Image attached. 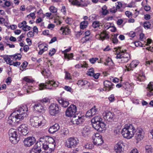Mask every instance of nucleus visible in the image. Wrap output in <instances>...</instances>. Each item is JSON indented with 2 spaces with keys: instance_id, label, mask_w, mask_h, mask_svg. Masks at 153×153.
Instances as JSON below:
<instances>
[{
  "instance_id": "de8ad7c7",
  "label": "nucleus",
  "mask_w": 153,
  "mask_h": 153,
  "mask_svg": "<svg viewBox=\"0 0 153 153\" xmlns=\"http://www.w3.org/2000/svg\"><path fill=\"white\" fill-rule=\"evenodd\" d=\"M94 74V70L93 68H91L89 69L87 73L88 75L91 76H93Z\"/></svg>"
},
{
  "instance_id": "a878e982",
  "label": "nucleus",
  "mask_w": 153,
  "mask_h": 153,
  "mask_svg": "<svg viewBox=\"0 0 153 153\" xmlns=\"http://www.w3.org/2000/svg\"><path fill=\"white\" fill-rule=\"evenodd\" d=\"M71 49V48H69L68 49L65 50L64 51L65 58V59H67L68 61L72 59L73 57V53H71L70 54L67 53V52H69Z\"/></svg>"
},
{
  "instance_id": "c9c22d12",
  "label": "nucleus",
  "mask_w": 153,
  "mask_h": 153,
  "mask_svg": "<svg viewBox=\"0 0 153 153\" xmlns=\"http://www.w3.org/2000/svg\"><path fill=\"white\" fill-rule=\"evenodd\" d=\"M40 50L39 52V54L40 55L42 54L45 51L47 50V47L46 46H44V45L43 44H40L39 46Z\"/></svg>"
},
{
  "instance_id": "4468645a",
  "label": "nucleus",
  "mask_w": 153,
  "mask_h": 153,
  "mask_svg": "<svg viewBox=\"0 0 153 153\" xmlns=\"http://www.w3.org/2000/svg\"><path fill=\"white\" fill-rule=\"evenodd\" d=\"M36 140L33 137H28L25 138L23 143L24 145L26 147H30L36 143Z\"/></svg>"
},
{
  "instance_id": "49530a36",
  "label": "nucleus",
  "mask_w": 153,
  "mask_h": 153,
  "mask_svg": "<svg viewBox=\"0 0 153 153\" xmlns=\"http://www.w3.org/2000/svg\"><path fill=\"white\" fill-rule=\"evenodd\" d=\"M107 7L105 6L103 7L102 8V14L103 15H106L108 13V11L107 10H106Z\"/></svg>"
},
{
  "instance_id": "603ef678",
  "label": "nucleus",
  "mask_w": 153,
  "mask_h": 153,
  "mask_svg": "<svg viewBox=\"0 0 153 153\" xmlns=\"http://www.w3.org/2000/svg\"><path fill=\"white\" fill-rule=\"evenodd\" d=\"M27 22L25 21H23L22 22L19 23L18 24V27L20 28H23V27H24V26L25 25H27Z\"/></svg>"
},
{
  "instance_id": "dca6fc26",
  "label": "nucleus",
  "mask_w": 153,
  "mask_h": 153,
  "mask_svg": "<svg viewBox=\"0 0 153 153\" xmlns=\"http://www.w3.org/2000/svg\"><path fill=\"white\" fill-rule=\"evenodd\" d=\"M41 142L39 140L36 143L34 147L30 151L29 153H41Z\"/></svg>"
},
{
  "instance_id": "e2e57ef3",
  "label": "nucleus",
  "mask_w": 153,
  "mask_h": 153,
  "mask_svg": "<svg viewBox=\"0 0 153 153\" xmlns=\"http://www.w3.org/2000/svg\"><path fill=\"white\" fill-rule=\"evenodd\" d=\"M136 47H138L139 46H142V44L141 42L139 41H136L134 42V43Z\"/></svg>"
},
{
  "instance_id": "cd10ccee",
  "label": "nucleus",
  "mask_w": 153,
  "mask_h": 153,
  "mask_svg": "<svg viewBox=\"0 0 153 153\" xmlns=\"http://www.w3.org/2000/svg\"><path fill=\"white\" fill-rule=\"evenodd\" d=\"M59 128V124L56 123L50 127L49 129V131L51 133H54L55 132L57 131Z\"/></svg>"
},
{
  "instance_id": "2eb2a0df",
  "label": "nucleus",
  "mask_w": 153,
  "mask_h": 153,
  "mask_svg": "<svg viewBox=\"0 0 153 153\" xmlns=\"http://www.w3.org/2000/svg\"><path fill=\"white\" fill-rule=\"evenodd\" d=\"M102 115L105 119L109 122H111L114 120V114L110 111H104Z\"/></svg>"
},
{
  "instance_id": "864d4df0",
  "label": "nucleus",
  "mask_w": 153,
  "mask_h": 153,
  "mask_svg": "<svg viewBox=\"0 0 153 153\" xmlns=\"http://www.w3.org/2000/svg\"><path fill=\"white\" fill-rule=\"evenodd\" d=\"M65 79H71V76L70 74L67 71H65Z\"/></svg>"
},
{
  "instance_id": "7c9ffc66",
  "label": "nucleus",
  "mask_w": 153,
  "mask_h": 153,
  "mask_svg": "<svg viewBox=\"0 0 153 153\" xmlns=\"http://www.w3.org/2000/svg\"><path fill=\"white\" fill-rule=\"evenodd\" d=\"M90 132V129L89 127L86 126L84 127L82 131V135L84 137L87 136Z\"/></svg>"
},
{
  "instance_id": "9d476101",
  "label": "nucleus",
  "mask_w": 153,
  "mask_h": 153,
  "mask_svg": "<svg viewBox=\"0 0 153 153\" xmlns=\"http://www.w3.org/2000/svg\"><path fill=\"white\" fill-rule=\"evenodd\" d=\"M79 143L77 138L74 137H70L66 141L65 146L68 148H74Z\"/></svg>"
},
{
  "instance_id": "6ab92c4d",
  "label": "nucleus",
  "mask_w": 153,
  "mask_h": 153,
  "mask_svg": "<svg viewBox=\"0 0 153 153\" xmlns=\"http://www.w3.org/2000/svg\"><path fill=\"white\" fill-rule=\"evenodd\" d=\"M93 127L97 131L102 132L103 130V128L105 127V125L104 123H93Z\"/></svg>"
},
{
  "instance_id": "bf43d9fd",
  "label": "nucleus",
  "mask_w": 153,
  "mask_h": 153,
  "mask_svg": "<svg viewBox=\"0 0 153 153\" xmlns=\"http://www.w3.org/2000/svg\"><path fill=\"white\" fill-rule=\"evenodd\" d=\"M31 29V27L29 26L26 25H25L22 29L25 31L30 30Z\"/></svg>"
},
{
  "instance_id": "774afa93",
  "label": "nucleus",
  "mask_w": 153,
  "mask_h": 153,
  "mask_svg": "<svg viewBox=\"0 0 153 153\" xmlns=\"http://www.w3.org/2000/svg\"><path fill=\"white\" fill-rule=\"evenodd\" d=\"M125 14L129 18L132 15V13L131 12L128 11H126L125 12Z\"/></svg>"
},
{
  "instance_id": "5701e85b",
  "label": "nucleus",
  "mask_w": 153,
  "mask_h": 153,
  "mask_svg": "<svg viewBox=\"0 0 153 153\" xmlns=\"http://www.w3.org/2000/svg\"><path fill=\"white\" fill-rule=\"evenodd\" d=\"M97 111V109L96 108L95 106H94L93 107L87 111L85 116L86 117H91L96 114Z\"/></svg>"
},
{
  "instance_id": "423d86ee",
  "label": "nucleus",
  "mask_w": 153,
  "mask_h": 153,
  "mask_svg": "<svg viewBox=\"0 0 153 153\" xmlns=\"http://www.w3.org/2000/svg\"><path fill=\"white\" fill-rule=\"evenodd\" d=\"M59 82H54V81H46L45 83H41L39 85V89L42 90L44 89H53V87H57L58 86Z\"/></svg>"
},
{
  "instance_id": "c756f323",
  "label": "nucleus",
  "mask_w": 153,
  "mask_h": 153,
  "mask_svg": "<svg viewBox=\"0 0 153 153\" xmlns=\"http://www.w3.org/2000/svg\"><path fill=\"white\" fill-rule=\"evenodd\" d=\"M77 84L80 87L86 85L87 86H89L90 85L89 82L87 80H78L77 82Z\"/></svg>"
},
{
  "instance_id": "0eeeda50",
  "label": "nucleus",
  "mask_w": 153,
  "mask_h": 153,
  "mask_svg": "<svg viewBox=\"0 0 153 153\" xmlns=\"http://www.w3.org/2000/svg\"><path fill=\"white\" fill-rule=\"evenodd\" d=\"M54 140L52 138H49L48 137H41L39 139V141L41 142V148H43L45 150H48L49 146H51L52 143H50L49 142L50 141Z\"/></svg>"
},
{
  "instance_id": "a211bd4d",
  "label": "nucleus",
  "mask_w": 153,
  "mask_h": 153,
  "mask_svg": "<svg viewBox=\"0 0 153 153\" xmlns=\"http://www.w3.org/2000/svg\"><path fill=\"white\" fill-rule=\"evenodd\" d=\"M18 130L23 135H26L28 133V126L25 124H22L18 128Z\"/></svg>"
},
{
  "instance_id": "f3484780",
  "label": "nucleus",
  "mask_w": 153,
  "mask_h": 153,
  "mask_svg": "<svg viewBox=\"0 0 153 153\" xmlns=\"http://www.w3.org/2000/svg\"><path fill=\"white\" fill-rule=\"evenodd\" d=\"M123 142L120 141L118 142L114 146V150L115 153H122L123 152Z\"/></svg>"
},
{
  "instance_id": "a19ab883",
  "label": "nucleus",
  "mask_w": 153,
  "mask_h": 153,
  "mask_svg": "<svg viewBox=\"0 0 153 153\" xmlns=\"http://www.w3.org/2000/svg\"><path fill=\"white\" fill-rule=\"evenodd\" d=\"M128 87L125 88V90L124 91L125 92H126L128 95L130 94L132 91V89L131 86L129 85L128 86Z\"/></svg>"
},
{
  "instance_id": "e433bc0d",
  "label": "nucleus",
  "mask_w": 153,
  "mask_h": 153,
  "mask_svg": "<svg viewBox=\"0 0 153 153\" xmlns=\"http://www.w3.org/2000/svg\"><path fill=\"white\" fill-rule=\"evenodd\" d=\"M53 141L51 146H49L48 150H47L45 153H51L52 151H53L55 149V142H54V141Z\"/></svg>"
},
{
  "instance_id": "72a5a7b5",
  "label": "nucleus",
  "mask_w": 153,
  "mask_h": 153,
  "mask_svg": "<svg viewBox=\"0 0 153 153\" xmlns=\"http://www.w3.org/2000/svg\"><path fill=\"white\" fill-rule=\"evenodd\" d=\"M60 30L62 31L63 35H67L70 33V30L67 27H62L61 28Z\"/></svg>"
},
{
  "instance_id": "f257e3e1",
  "label": "nucleus",
  "mask_w": 153,
  "mask_h": 153,
  "mask_svg": "<svg viewBox=\"0 0 153 153\" xmlns=\"http://www.w3.org/2000/svg\"><path fill=\"white\" fill-rule=\"evenodd\" d=\"M28 110V108L26 105L15 110L9 116L7 120L8 123L14 125L16 122H18L17 120L23 119L24 117L26 116Z\"/></svg>"
},
{
  "instance_id": "ea45409f",
  "label": "nucleus",
  "mask_w": 153,
  "mask_h": 153,
  "mask_svg": "<svg viewBox=\"0 0 153 153\" xmlns=\"http://www.w3.org/2000/svg\"><path fill=\"white\" fill-rule=\"evenodd\" d=\"M139 63V62L137 60H134L133 61L130 65V67L131 68H135Z\"/></svg>"
},
{
  "instance_id": "6e6d98bb",
  "label": "nucleus",
  "mask_w": 153,
  "mask_h": 153,
  "mask_svg": "<svg viewBox=\"0 0 153 153\" xmlns=\"http://www.w3.org/2000/svg\"><path fill=\"white\" fill-rule=\"evenodd\" d=\"M144 27L145 28L148 29L150 27L151 24L149 22H145L144 23Z\"/></svg>"
},
{
  "instance_id": "5fc2aeb1",
  "label": "nucleus",
  "mask_w": 153,
  "mask_h": 153,
  "mask_svg": "<svg viewBox=\"0 0 153 153\" xmlns=\"http://www.w3.org/2000/svg\"><path fill=\"white\" fill-rule=\"evenodd\" d=\"M49 100L48 98H45L40 100V102L41 103H46L49 102Z\"/></svg>"
},
{
  "instance_id": "680f3d73",
  "label": "nucleus",
  "mask_w": 153,
  "mask_h": 153,
  "mask_svg": "<svg viewBox=\"0 0 153 153\" xmlns=\"http://www.w3.org/2000/svg\"><path fill=\"white\" fill-rule=\"evenodd\" d=\"M108 99L110 102H112L114 100V95L111 94L108 97Z\"/></svg>"
},
{
  "instance_id": "a18cd8bd",
  "label": "nucleus",
  "mask_w": 153,
  "mask_h": 153,
  "mask_svg": "<svg viewBox=\"0 0 153 153\" xmlns=\"http://www.w3.org/2000/svg\"><path fill=\"white\" fill-rule=\"evenodd\" d=\"M27 64L28 63L27 62H24L20 66V70L23 71V70L26 67Z\"/></svg>"
},
{
  "instance_id": "4c0bfd02",
  "label": "nucleus",
  "mask_w": 153,
  "mask_h": 153,
  "mask_svg": "<svg viewBox=\"0 0 153 153\" xmlns=\"http://www.w3.org/2000/svg\"><path fill=\"white\" fill-rule=\"evenodd\" d=\"M4 60L7 63L9 64L10 65H12V63L13 61L11 60L10 59L8 56L7 55H4L2 56Z\"/></svg>"
},
{
  "instance_id": "aec40b11",
  "label": "nucleus",
  "mask_w": 153,
  "mask_h": 153,
  "mask_svg": "<svg viewBox=\"0 0 153 153\" xmlns=\"http://www.w3.org/2000/svg\"><path fill=\"white\" fill-rule=\"evenodd\" d=\"M33 108L35 110L39 112H43L45 110V107H44L42 104L41 103L35 104L33 106Z\"/></svg>"
},
{
  "instance_id": "20e7f679",
  "label": "nucleus",
  "mask_w": 153,
  "mask_h": 153,
  "mask_svg": "<svg viewBox=\"0 0 153 153\" xmlns=\"http://www.w3.org/2000/svg\"><path fill=\"white\" fill-rule=\"evenodd\" d=\"M45 122V120L42 117L34 116L30 118V125L32 127L38 128L44 126Z\"/></svg>"
},
{
  "instance_id": "2f4dec72",
  "label": "nucleus",
  "mask_w": 153,
  "mask_h": 153,
  "mask_svg": "<svg viewBox=\"0 0 153 153\" xmlns=\"http://www.w3.org/2000/svg\"><path fill=\"white\" fill-rule=\"evenodd\" d=\"M116 7H114L113 8L110 9V11L112 13H115L117 10V9H119L122 6V4L121 2H117V3L116 4Z\"/></svg>"
},
{
  "instance_id": "9b49d317",
  "label": "nucleus",
  "mask_w": 153,
  "mask_h": 153,
  "mask_svg": "<svg viewBox=\"0 0 153 153\" xmlns=\"http://www.w3.org/2000/svg\"><path fill=\"white\" fill-rule=\"evenodd\" d=\"M135 138L137 142L140 141L143 139L145 133L143 129L138 128L136 130H135Z\"/></svg>"
},
{
  "instance_id": "c03bdc74",
  "label": "nucleus",
  "mask_w": 153,
  "mask_h": 153,
  "mask_svg": "<svg viewBox=\"0 0 153 153\" xmlns=\"http://www.w3.org/2000/svg\"><path fill=\"white\" fill-rule=\"evenodd\" d=\"M100 25V23L98 21L94 22L92 24V27L94 28H96L99 27Z\"/></svg>"
},
{
  "instance_id": "69168bd1",
  "label": "nucleus",
  "mask_w": 153,
  "mask_h": 153,
  "mask_svg": "<svg viewBox=\"0 0 153 153\" xmlns=\"http://www.w3.org/2000/svg\"><path fill=\"white\" fill-rule=\"evenodd\" d=\"M27 35L29 37H33L34 36L33 32L32 31H30L27 33Z\"/></svg>"
},
{
  "instance_id": "8fccbe9b",
  "label": "nucleus",
  "mask_w": 153,
  "mask_h": 153,
  "mask_svg": "<svg viewBox=\"0 0 153 153\" xmlns=\"http://www.w3.org/2000/svg\"><path fill=\"white\" fill-rule=\"evenodd\" d=\"M49 10L51 12L53 13H55L57 11V8L53 6H51L49 8Z\"/></svg>"
},
{
  "instance_id": "58836bf2",
  "label": "nucleus",
  "mask_w": 153,
  "mask_h": 153,
  "mask_svg": "<svg viewBox=\"0 0 153 153\" xmlns=\"http://www.w3.org/2000/svg\"><path fill=\"white\" fill-rule=\"evenodd\" d=\"M88 25V22L86 21H84L81 22L80 27L81 29H84L87 27Z\"/></svg>"
},
{
  "instance_id": "ddd939ff",
  "label": "nucleus",
  "mask_w": 153,
  "mask_h": 153,
  "mask_svg": "<svg viewBox=\"0 0 153 153\" xmlns=\"http://www.w3.org/2000/svg\"><path fill=\"white\" fill-rule=\"evenodd\" d=\"M94 144L97 145H101L103 142L102 136L99 133H96L92 137Z\"/></svg>"
},
{
  "instance_id": "09e8293b",
  "label": "nucleus",
  "mask_w": 153,
  "mask_h": 153,
  "mask_svg": "<svg viewBox=\"0 0 153 153\" xmlns=\"http://www.w3.org/2000/svg\"><path fill=\"white\" fill-rule=\"evenodd\" d=\"M84 147L87 149H90L93 148V146L91 143H88L84 146Z\"/></svg>"
},
{
  "instance_id": "13d9d810",
  "label": "nucleus",
  "mask_w": 153,
  "mask_h": 153,
  "mask_svg": "<svg viewBox=\"0 0 153 153\" xmlns=\"http://www.w3.org/2000/svg\"><path fill=\"white\" fill-rule=\"evenodd\" d=\"M89 39L88 37H87L85 36L82 39L81 41L82 43H84L86 42L87 41H88L89 40Z\"/></svg>"
},
{
  "instance_id": "39448f33",
  "label": "nucleus",
  "mask_w": 153,
  "mask_h": 153,
  "mask_svg": "<svg viewBox=\"0 0 153 153\" xmlns=\"http://www.w3.org/2000/svg\"><path fill=\"white\" fill-rule=\"evenodd\" d=\"M8 135L10 141L13 144L17 143L20 140L17 131L14 129L12 128L9 130Z\"/></svg>"
},
{
  "instance_id": "6e6552de",
  "label": "nucleus",
  "mask_w": 153,
  "mask_h": 153,
  "mask_svg": "<svg viewBox=\"0 0 153 153\" xmlns=\"http://www.w3.org/2000/svg\"><path fill=\"white\" fill-rule=\"evenodd\" d=\"M49 112L52 116H55L58 114L61 110L60 107L56 103H52L49 106Z\"/></svg>"
},
{
  "instance_id": "3c124183",
  "label": "nucleus",
  "mask_w": 153,
  "mask_h": 153,
  "mask_svg": "<svg viewBox=\"0 0 153 153\" xmlns=\"http://www.w3.org/2000/svg\"><path fill=\"white\" fill-rule=\"evenodd\" d=\"M13 56V59L16 60L17 59H20L21 58V55L20 54H17L12 56Z\"/></svg>"
},
{
  "instance_id": "f704fd0d",
  "label": "nucleus",
  "mask_w": 153,
  "mask_h": 153,
  "mask_svg": "<svg viewBox=\"0 0 153 153\" xmlns=\"http://www.w3.org/2000/svg\"><path fill=\"white\" fill-rule=\"evenodd\" d=\"M104 64L105 65L113 66L114 65V63L111 59L108 57L105 59V62L104 63Z\"/></svg>"
},
{
  "instance_id": "b1692460",
  "label": "nucleus",
  "mask_w": 153,
  "mask_h": 153,
  "mask_svg": "<svg viewBox=\"0 0 153 153\" xmlns=\"http://www.w3.org/2000/svg\"><path fill=\"white\" fill-rule=\"evenodd\" d=\"M99 39L103 41L104 40L107 39L109 37V36L105 31H103L101 32L99 36Z\"/></svg>"
},
{
  "instance_id": "473e14b6",
  "label": "nucleus",
  "mask_w": 153,
  "mask_h": 153,
  "mask_svg": "<svg viewBox=\"0 0 153 153\" xmlns=\"http://www.w3.org/2000/svg\"><path fill=\"white\" fill-rule=\"evenodd\" d=\"M102 119L100 116H96L91 120V122L93 123H102Z\"/></svg>"
},
{
  "instance_id": "f8f14e48",
  "label": "nucleus",
  "mask_w": 153,
  "mask_h": 153,
  "mask_svg": "<svg viewBox=\"0 0 153 153\" xmlns=\"http://www.w3.org/2000/svg\"><path fill=\"white\" fill-rule=\"evenodd\" d=\"M84 116L82 115H80L77 117L76 116H74L71 120V122L74 124L79 125L84 122Z\"/></svg>"
},
{
  "instance_id": "4d7b16f0",
  "label": "nucleus",
  "mask_w": 153,
  "mask_h": 153,
  "mask_svg": "<svg viewBox=\"0 0 153 153\" xmlns=\"http://www.w3.org/2000/svg\"><path fill=\"white\" fill-rule=\"evenodd\" d=\"M98 59L97 58H92L90 59L89 60L90 62L92 64H94L95 62L98 60Z\"/></svg>"
},
{
  "instance_id": "79ce46f5",
  "label": "nucleus",
  "mask_w": 153,
  "mask_h": 153,
  "mask_svg": "<svg viewBox=\"0 0 153 153\" xmlns=\"http://www.w3.org/2000/svg\"><path fill=\"white\" fill-rule=\"evenodd\" d=\"M145 149L146 150L145 153H152V149L151 146H146L145 147Z\"/></svg>"
},
{
  "instance_id": "37998d69",
  "label": "nucleus",
  "mask_w": 153,
  "mask_h": 153,
  "mask_svg": "<svg viewBox=\"0 0 153 153\" xmlns=\"http://www.w3.org/2000/svg\"><path fill=\"white\" fill-rule=\"evenodd\" d=\"M69 133L68 129L67 128H64L61 131L60 133L62 135H65L68 134Z\"/></svg>"
},
{
  "instance_id": "393cba45",
  "label": "nucleus",
  "mask_w": 153,
  "mask_h": 153,
  "mask_svg": "<svg viewBox=\"0 0 153 153\" xmlns=\"http://www.w3.org/2000/svg\"><path fill=\"white\" fill-rule=\"evenodd\" d=\"M145 79L144 73L143 72H140L137 76L136 77L135 79L138 82L137 83H139L141 82L144 81Z\"/></svg>"
},
{
  "instance_id": "c85d7f7f",
  "label": "nucleus",
  "mask_w": 153,
  "mask_h": 153,
  "mask_svg": "<svg viewBox=\"0 0 153 153\" xmlns=\"http://www.w3.org/2000/svg\"><path fill=\"white\" fill-rule=\"evenodd\" d=\"M58 101L62 107L64 108L67 107L69 104V101L67 100L61 98L58 100Z\"/></svg>"
},
{
  "instance_id": "bb28decb",
  "label": "nucleus",
  "mask_w": 153,
  "mask_h": 153,
  "mask_svg": "<svg viewBox=\"0 0 153 153\" xmlns=\"http://www.w3.org/2000/svg\"><path fill=\"white\" fill-rule=\"evenodd\" d=\"M147 88L148 92L147 95L149 97L153 95V82H150L148 85Z\"/></svg>"
},
{
  "instance_id": "1a4fd4ad",
  "label": "nucleus",
  "mask_w": 153,
  "mask_h": 153,
  "mask_svg": "<svg viewBox=\"0 0 153 153\" xmlns=\"http://www.w3.org/2000/svg\"><path fill=\"white\" fill-rule=\"evenodd\" d=\"M77 108L76 106L74 105H71L65 111L66 116L71 117H74Z\"/></svg>"
},
{
  "instance_id": "f03ea898",
  "label": "nucleus",
  "mask_w": 153,
  "mask_h": 153,
  "mask_svg": "<svg viewBox=\"0 0 153 153\" xmlns=\"http://www.w3.org/2000/svg\"><path fill=\"white\" fill-rule=\"evenodd\" d=\"M121 132L124 138L130 139L133 136L135 132V129L132 124H129V125H126Z\"/></svg>"
},
{
  "instance_id": "052dcab7",
  "label": "nucleus",
  "mask_w": 153,
  "mask_h": 153,
  "mask_svg": "<svg viewBox=\"0 0 153 153\" xmlns=\"http://www.w3.org/2000/svg\"><path fill=\"white\" fill-rule=\"evenodd\" d=\"M56 52V50L54 48H53L51 50H50L49 54L51 56L55 53Z\"/></svg>"
},
{
  "instance_id": "412c9836",
  "label": "nucleus",
  "mask_w": 153,
  "mask_h": 153,
  "mask_svg": "<svg viewBox=\"0 0 153 153\" xmlns=\"http://www.w3.org/2000/svg\"><path fill=\"white\" fill-rule=\"evenodd\" d=\"M71 3L72 4L79 7H84L87 6V4L84 3V0H73Z\"/></svg>"
},
{
  "instance_id": "0e129e2a",
  "label": "nucleus",
  "mask_w": 153,
  "mask_h": 153,
  "mask_svg": "<svg viewBox=\"0 0 153 153\" xmlns=\"http://www.w3.org/2000/svg\"><path fill=\"white\" fill-rule=\"evenodd\" d=\"M112 41L114 43H117L118 42V40L116 37L114 36L112 38Z\"/></svg>"
},
{
  "instance_id": "338daca9",
  "label": "nucleus",
  "mask_w": 153,
  "mask_h": 153,
  "mask_svg": "<svg viewBox=\"0 0 153 153\" xmlns=\"http://www.w3.org/2000/svg\"><path fill=\"white\" fill-rule=\"evenodd\" d=\"M35 14L34 13H31L29 14L27 16V17L30 18V17H31L32 19H34L35 18Z\"/></svg>"
},
{
  "instance_id": "4be33fe9",
  "label": "nucleus",
  "mask_w": 153,
  "mask_h": 153,
  "mask_svg": "<svg viewBox=\"0 0 153 153\" xmlns=\"http://www.w3.org/2000/svg\"><path fill=\"white\" fill-rule=\"evenodd\" d=\"M103 84L105 90L109 91L113 89L114 84L110 81L106 80L104 82Z\"/></svg>"
},
{
  "instance_id": "7ed1b4c3",
  "label": "nucleus",
  "mask_w": 153,
  "mask_h": 153,
  "mask_svg": "<svg viewBox=\"0 0 153 153\" xmlns=\"http://www.w3.org/2000/svg\"><path fill=\"white\" fill-rule=\"evenodd\" d=\"M117 48V49L120 50V52L117 53L116 57L117 59H120L118 61L121 63L127 62L130 58L129 54L126 52V50H121L120 47Z\"/></svg>"
}]
</instances>
